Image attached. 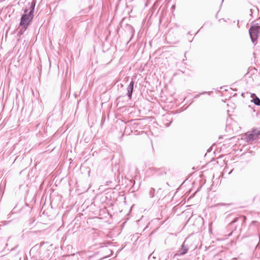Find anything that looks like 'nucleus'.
<instances>
[{
  "label": "nucleus",
  "mask_w": 260,
  "mask_h": 260,
  "mask_svg": "<svg viewBox=\"0 0 260 260\" xmlns=\"http://www.w3.org/2000/svg\"><path fill=\"white\" fill-rule=\"evenodd\" d=\"M31 10L28 12L27 10L24 11L23 15L21 18L20 25L23 28H26L28 24L33 19L35 5L30 7Z\"/></svg>",
  "instance_id": "f257e3e1"
},
{
  "label": "nucleus",
  "mask_w": 260,
  "mask_h": 260,
  "mask_svg": "<svg viewBox=\"0 0 260 260\" xmlns=\"http://www.w3.org/2000/svg\"><path fill=\"white\" fill-rule=\"evenodd\" d=\"M259 135L260 131L258 129H254L251 132L246 133L243 136L242 139L248 143H250L257 139Z\"/></svg>",
  "instance_id": "f03ea898"
},
{
  "label": "nucleus",
  "mask_w": 260,
  "mask_h": 260,
  "mask_svg": "<svg viewBox=\"0 0 260 260\" xmlns=\"http://www.w3.org/2000/svg\"><path fill=\"white\" fill-rule=\"evenodd\" d=\"M259 31L260 26H252L250 28L249 32L251 39V41L253 44L256 43V40L257 39Z\"/></svg>",
  "instance_id": "7ed1b4c3"
},
{
  "label": "nucleus",
  "mask_w": 260,
  "mask_h": 260,
  "mask_svg": "<svg viewBox=\"0 0 260 260\" xmlns=\"http://www.w3.org/2000/svg\"><path fill=\"white\" fill-rule=\"evenodd\" d=\"M134 82L133 81H132L130 82V83L127 88V94L129 99H131L132 98V93L133 91V88H134Z\"/></svg>",
  "instance_id": "20e7f679"
},
{
  "label": "nucleus",
  "mask_w": 260,
  "mask_h": 260,
  "mask_svg": "<svg viewBox=\"0 0 260 260\" xmlns=\"http://www.w3.org/2000/svg\"><path fill=\"white\" fill-rule=\"evenodd\" d=\"M187 251H188V248L185 247L184 246V244H182V248H181V250L180 251V254H181V255L184 254H185L187 252Z\"/></svg>",
  "instance_id": "39448f33"
},
{
  "label": "nucleus",
  "mask_w": 260,
  "mask_h": 260,
  "mask_svg": "<svg viewBox=\"0 0 260 260\" xmlns=\"http://www.w3.org/2000/svg\"><path fill=\"white\" fill-rule=\"evenodd\" d=\"M252 101L256 105L260 106V99L258 97L253 98V100H252Z\"/></svg>",
  "instance_id": "423d86ee"
},
{
  "label": "nucleus",
  "mask_w": 260,
  "mask_h": 260,
  "mask_svg": "<svg viewBox=\"0 0 260 260\" xmlns=\"http://www.w3.org/2000/svg\"><path fill=\"white\" fill-rule=\"evenodd\" d=\"M155 190L154 188H151L149 191V194L151 198H153L154 196Z\"/></svg>",
  "instance_id": "0eeeda50"
},
{
  "label": "nucleus",
  "mask_w": 260,
  "mask_h": 260,
  "mask_svg": "<svg viewBox=\"0 0 260 260\" xmlns=\"http://www.w3.org/2000/svg\"><path fill=\"white\" fill-rule=\"evenodd\" d=\"M251 98L253 100V98L257 97L254 93H253L251 95Z\"/></svg>",
  "instance_id": "6e6552de"
},
{
  "label": "nucleus",
  "mask_w": 260,
  "mask_h": 260,
  "mask_svg": "<svg viewBox=\"0 0 260 260\" xmlns=\"http://www.w3.org/2000/svg\"><path fill=\"white\" fill-rule=\"evenodd\" d=\"M233 170H232L230 172H229V174H230L232 172H233Z\"/></svg>",
  "instance_id": "1a4fd4ad"
}]
</instances>
